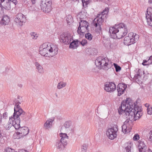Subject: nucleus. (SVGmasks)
Returning a JSON list of instances; mask_svg holds the SVG:
<instances>
[{
  "label": "nucleus",
  "instance_id": "f257e3e1",
  "mask_svg": "<svg viewBox=\"0 0 152 152\" xmlns=\"http://www.w3.org/2000/svg\"><path fill=\"white\" fill-rule=\"evenodd\" d=\"M119 114L124 113L126 118L131 121H136L142 115L141 112L138 110L136 107L135 102L130 98H127L122 102L120 110H118Z\"/></svg>",
  "mask_w": 152,
  "mask_h": 152
},
{
  "label": "nucleus",
  "instance_id": "f03ea898",
  "mask_svg": "<svg viewBox=\"0 0 152 152\" xmlns=\"http://www.w3.org/2000/svg\"><path fill=\"white\" fill-rule=\"evenodd\" d=\"M109 32L113 38L120 39L127 34L128 30L126 26L124 23H121L110 27Z\"/></svg>",
  "mask_w": 152,
  "mask_h": 152
},
{
  "label": "nucleus",
  "instance_id": "7ed1b4c3",
  "mask_svg": "<svg viewBox=\"0 0 152 152\" xmlns=\"http://www.w3.org/2000/svg\"><path fill=\"white\" fill-rule=\"evenodd\" d=\"M108 12V8H105L103 12L98 14L97 18L94 20L93 22L94 25L99 30H101V25L103 22L104 19L107 17Z\"/></svg>",
  "mask_w": 152,
  "mask_h": 152
},
{
  "label": "nucleus",
  "instance_id": "20e7f679",
  "mask_svg": "<svg viewBox=\"0 0 152 152\" xmlns=\"http://www.w3.org/2000/svg\"><path fill=\"white\" fill-rule=\"evenodd\" d=\"M108 59L106 58L100 56L97 58L95 61V64L99 68L107 70L110 66L108 64Z\"/></svg>",
  "mask_w": 152,
  "mask_h": 152
},
{
  "label": "nucleus",
  "instance_id": "39448f33",
  "mask_svg": "<svg viewBox=\"0 0 152 152\" xmlns=\"http://www.w3.org/2000/svg\"><path fill=\"white\" fill-rule=\"evenodd\" d=\"M139 38L138 35L133 32H130L124 38V43L126 45H130L135 43L138 40Z\"/></svg>",
  "mask_w": 152,
  "mask_h": 152
},
{
  "label": "nucleus",
  "instance_id": "423d86ee",
  "mask_svg": "<svg viewBox=\"0 0 152 152\" xmlns=\"http://www.w3.org/2000/svg\"><path fill=\"white\" fill-rule=\"evenodd\" d=\"M51 0H42L40 6L41 9L45 13H48L52 10Z\"/></svg>",
  "mask_w": 152,
  "mask_h": 152
},
{
  "label": "nucleus",
  "instance_id": "0eeeda50",
  "mask_svg": "<svg viewBox=\"0 0 152 152\" xmlns=\"http://www.w3.org/2000/svg\"><path fill=\"white\" fill-rule=\"evenodd\" d=\"M118 130V126L116 125H114L112 128H109L106 132L107 137L110 140L114 139L117 136Z\"/></svg>",
  "mask_w": 152,
  "mask_h": 152
},
{
  "label": "nucleus",
  "instance_id": "6e6552de",
  "mask_svg": "<svg viewBox=\"0 0 152 152\" xmlns=\"http://www.w3.org/2000/svg\"><path fill=\"white\" fill-rule=\"evenodd\" d=\"M88 23L86 20H81L77 29L78 34L82 35L88 30L87 27L89 26Z\"/></svg>",
  "mask_w": 152,
  "mask_h": 152
},
{
  "label": "nucleus",
  "instance_id": "1a4fd4ad",
  "mask_svg": "<svg viewBox=\"0 0 152 152\" xmlns=\"http://www.w3.org/2000/svg\"><path fill=\"white\" fill-rule=\"evenodd\" d=\"M25 113V112L23 111L22 109H14V113L13 116L11 118L15 122H16L18 124H20V120L19 116L22 115H24Z\"/></svg>",
  "mask_w": 152,
  "mask_h": 152
},
{
  "label": "nucleus",
  "instance_id": "9d476101",
  "mask_svg": "<svg viewBox=\"0 0 152 152\" xmlns=\"http://www.w3.org/2000/svg\"><path fill=\"white\" fill-rule=\"evenodd\" d=\"M49 48L48 43H44L39 47V53L44 56L49 57Z\"/></svg>",
  "mask_w": 152,
  "mask_h": 152
},
{
  "label": "nucleus",
  "instance_id": "9b49d317",
  "mask_svg": "<svg viewBox=\"0 0 152 152\" xmlns=\"http://www.w3.org/2000/svg\"><path fill=\"white\" fill-rule=\"evenodd\" d=\"M1 3V5L3 7L7 10H10L11 8L12 4L15 5L17 4L16 0H0Z\"/></svg>",
  "mask_w": 152,
  "mask_h": 152
},
{
  "label": "nucleus",
  "instance_id": "f8f14e48",
  "mask_svg": "<svg viewBox=\"0 0 152 152\" xmlns=\"http://www.w3.org/2000/svg\"><path fill=\"white\" fill-rule=\"evenodd\" d=\"M60 39L65 44H68L72 40V35L69 33H64L60 35Z\"/></svg>",
  "mask_w": 152,
  "mask_h": 152
},
{
  "label": "nucleus",
  "instance_id": "ddd939ff",
  "mask_svg": "<svg viewBox=\"0 0 152 152\" xmlns=\"http://www.w3.org/2000/svg\"><path fill=\"white\" fill-rule=\"evenodd\" d=\"M132 121L128 118L124 122V124L122 126V131L124 134L129 133L132 129V126L130 124Z\"/></svg>",
  "mask_w": 152,
  "mask_h": 152
},
{
  "label": "nucleus",
  "instance_id": "4468645a",
  "mask_svg": "<svg viewBox=\"0 0 152 152\" xmlns=\"http://www.w3.org/2000/svg\"><path fill=\"white\" fill-rule=\"evenodd\" d=\"M5 128L9 130L12 127H14L16 129H18L20 127V124H18L13 119L10 118L7 124H4Z\"/></svg>",
  "mask_w": 152,
  "mask_h": 152
},
{
  "label": "nucleus",
  "instance_id": "2eb2a0df",
  "mask_svg": "<svg viewBox=\"0 0 152 152\" xmlns=\"http://www.w3.org/2000/svg\"><path fill=\"white\" fill-rule=\"evenodd\" d=\"M49 57L53 56L58 53V48L55 45L48 43Z\"/></svg>",
  "mask_w": 152,
  "mask_h": 152
},
{
  "label": "nucleus",
  "instance_id": "dca6fc26",
  "mask_svg": "<svg viewBox=\"0 0 152 152\" xmlns=\"http://www.w3.org/2000/svg\"><path fill=\"white\" fill-rule=\"evenodd\" d=\"M26 21L25 16L21 13H18L15 19V21L18 25L22 26L23 23H25Z\"/></svg>",
  "mask_w": 152,
  "mask_h": 152
},
{
  "label": "nucleus",
  "instance_id": "f3484780",
  "mask_svg": "<svg viewBox=\"0 0 152 152\" xmlns=\"http://www.w3.org/2000/svg\"><path fill=\"white\" fill-rule=\"evenodd\" d=\"M146 18L148 24L152 27V8L148 7L146 14Z\"/></svg>",
  "mask_w": 152,
  "mask_h": 152
},
{
  "label": "nucleus",
  "instance_id": "a211bd4d",
  "mask_svg": "<svg viewBox=\"0 0 152 152\" xmlns=\"http://www.w3.org/2000/svg\"><path fill=\"white\" fill-rule=\"evenodd\" d=\"M71 122L68 121L66 122L64 124V126L61 127V131H64L69 133H72L73 131V130L71 127Z\"/></svg>",
  "mask_w": 152,
  "mask_h": 152
},
{
  "label": "nucleus",
  "instance_id": "6ab92c4d",
  "mask_svg": "<svg viewBox=\"0 0 152 152\" xmlns=\"http://www.w3.org/2000/svg\"><path fill=\"white\" fill-rule=\"evenodd\" d=\"M104 86V90L107 92L113 91L116 88L115 84L113 83H107Z\"/></svg>",
  "mask_w": 152,
  "mask_h": 152
},
{
  "label": "nucleus",
  "instance_id": "aec40b11",
  "mask_svg": "<svg viewBox=\"0 0 152 152\" xmlns=\"http://www.w3.org/2000/svg\"><path fill=\"white\" fill-rule=\"evenodd\" d=\"M126 87V85L124 83H120L118 84L117 87L118 95L120 96L123 94Z\"/></svg>",
  "mask_w": 152,
  "mask_h": 152
},
{
  "label": "nucleus",
  "instance_id": "412c9836",
  "mask_svg": "<svg viewBox=\"0 0 152 152\" xmlns=\"http://www.w3.org/2000/svg\"><path fill=\"white\" fill-rule=\"evenodd\" d=\"M17 134L18 133L20 135L21 137H23L27 135L29 132V130L28 128L26 126H24L22 127L19 128Z\"/></svg>",
  "mask_w": 152,
  "mask_h": 152
},
{
  "label": "nucleus",
  "instance_id": "4be33fe9",
  "mask_svg": "<svg viewBox=\"0 0 152 152\" xmlns=\"http://www.w3.org/2000/svg\"><path fill=\"white\" fill-rule=\"evenodd\" d=\"M138 148L139 152H146L147 147L143 142L139 141L138 145Z\"/></svg>",
  "mask_w": 152,
  "mask_h": 152
},
{
  "label": "nucleus",
  "instance_id": "5701e85b",
  "mask_svg": "<svg viewBox=\"0 0 152 152\" xmlns=\"http://www.w3.org/2000/svg\"><path fill=\"white\" fill-rule=\"evenodd\" d=\"M59 136L61 137L60 141L64 145H67L68 139V136L67 134L65 133H61L59 134Z\"/></svg>",
  "mask_w": 152,
  "mask_h": 152
},
{
  "label": "nucleus",
  "instance_id": "b1692460",
  "mask_svg": "<svg viewBox=\"0 0 152 152\" xmlns=\"http://www.w3.org/2000/svg\"><path fill=\"white\" fill-rule=\"evenodd\" d=\"M66 145H64L63 143V142L60 141L56 143V147L57 149L59 151H61L64 149Z\"/></svg>",
  "mask_w": 152,
  "mask_h": 152
},
{
  "label": "nucleus",
  "instance_id": "393cba45",
  "mask_svg": "<svg viewBox=\"0 0 152 152\" xmlns=\"http://www.w3.org/2000/svg\"><path fill=\"white\" fill-rule=\"evenodd\" d=\"M10 21V19L8 16H4L0 22L1 24L3 25L8 24Z\"/></svg>",
  "mask_w": 152,
  "mask_h": 152
},
{
  "label": "nucleus",
  "instance_id": "a878e982",
  "mask_svg": "<svg viewBox=\"0 0 152 152\" xmlns=\"http://www.w3.org/2000/svg\"><path fill=\"white\" fill-rule=\"evenodd\" d=\"M53 121V120L51 119H49L44 124V127L45 129H47L51 127L52 123Z\"/></svg>",
  "mask_w": 152,
  "mask_h": 152
},
{
  "label": "nucleus",
  "instance_id": "bb28decb",
  "mask_svg": "<svg viewBox=\"0 0 152 152\" xmlns=\"http://www.w3.org/2000/svg\"><path fill=\"white\" fill-rule=\"evenodd\" d=\"M126 152H131V148L132 147L133 144L130 142L126 143L125 145Z\"/></svg>",
  "mask_w": 152,
  "mask_h": 152
},
{
  "label": "nucleus",
  "instance_id": "cd10ccee",
  "mask_svg": "<svg viewBox=\"0 0 152 152\" xmlns=\"http://www.w3.org/2000/svg\"><path fill=\"white\" fill-rule=\"evenodd\" d=\"M35 65L36 67V68L37 69V71L38 72L40 73H43V69L41 65L38 62H36L35 63Z\"/></svg>",
  "mask_w": 152,
  "mask_h": 152
},
{
  "label": "nucleus",
  "instance_id": "c85d7f7f",
  "mask_svg": "<svg viewBox=\"0 0 152 152\" xmlns=\"http://www.w3.org/2000/svg\"><path fill=\"white\" fill-rule=\"evenodd\" d=\"M66 85V82L64 81H61L58 83L57 88L58 89L60 90L65 87Z\"/></svg>",
  "mask_w": 152,
  "mask_h": 152
},
{
  "label": "nucleus",
  "instance_id": "c756f323",
  "mask_svg": "<svg viewBox=\"0 0 152 152\" xmlns=\"http://www.w3.org/2000/svg\"><path fill=\"white\" fill-rule=\"evenodd\" d=\"M66 20L68 24H71L73 22V18L72 15H68L66 17Z\"/></svg>",
  "mask_w": 152,
  "mask_h": 152
},
{
  "label": "nucleus",
  "instance_id": "7c9ffc66",
  "mask_svg": "<svg viewBox=\"0 0 152 152\" xmlns=\"http://www.w3.org/2000/svg\"><path fill=\"white\" fill-rule=\"evenodd\" d=\"M152 63V56H151L148 61H147L146 60H144L143 61V62L142 63V64L144 66H145L148 65L149 64H151Z\"/></svg>",
  "mask_w": 152,
  "mask_h": 152
},
{
  "label": "nucleus",
  "instance_id": "2f4dec72",
  "mask_svg": "<svg viewBox=\"0 0 152 152\" xmlns=\"http://www.w3.org/2000/svg\"><path fill=\"white\" fill-rule=\"evenodd\" d=\"M70 43V45H69V48H70L75 49L77 48V46L78 42V41H77L76 42L75 41H73L72 40Z\"/></svg>",
  "mask_w": 152,
  "mask_h": 152
},
{
  "label": "nucleus",
  "instance_id": "473e14b6",
  "mask_svg": "<svg viewBox=\"0 0 152 152\" xmlns=\"http://www.w3.org/2000/svg\"><path fill=\"white\" fill-rule=\"evenodd\" d=\"M134 79L135 81L138 83H140L142 82L141 76L140 75H138V74H135L134 77Z\"/></svg>",
  "mask_w": 152,
  "mask_h": 152
},
{
  "label": "nucleus",
  "instance_id": "72a5a7b5",
  "mask_svg": "<svg viewBox=\"0 0 152 152\" xmlns=\"http://www.w3.org/2000/svg\"><path fill=\"white\" fill-rule=\"evenodd\" d=\"M78 16L81 19L85 18L86 17V13L81 12L79 14Z\"/></svg>",
  "mask_w": 152,
  "mask_h": 152
},
{
  "label": "nucleus",
  "instance_id": "f704fd0d",
  "mask_svg": "<svg viewBox=\"0 0 152 152\" xmlns=\"http://www.w3.org/2000/svg\"><path fill=\"white\" fill-rule=\"evenodd\" d=\"M88 147V145L86 144H83L81 147V151L82 152H86L87 151Z\"/></svg>",
  "mask_w": 152,
  "mask_h": 152
},
{
  "label": "nucleus",
  "instance_id": "c9c22d12",
  "mask_svg": "<svg viewBox=\"0 0 152 152\" xmlns=\"http://www.w3.org/2000/svg\"><path fill=\"white\" fill-rule=\"evenodd\" d=\"M85 37L89 40H91L92 39L93 36L89 33H88L85 34Z\"/></svg>",
  "mask_w": 152,
  "mask_h": 152
},
{
  "label": "nucleus",
  "instance_id": "e433bc0d",
  "mask_svg": "<svg viewBox=\"0 0 152 152\" xmlns=\"http://www.w3.org/2000/svg\"><path fill=\"white\" fill-rule=\"evenodd\" d=\"M30 35L32 39H35L38 37L37 33L34 32H32L30 33Z\"/></svg>",
  "mask_w": 152,
  "mask_h": 152
},
{
  "label": "nucleus",
  "instance_id": "4c0bfd02",
  "mask_svg": "<svg viewBox=\"0 0 152 152\" xmlns=\"http://www.w3.org/2000/svg\"><path fill=\"white\" fill-rule=\"evenodd\" d=\"M113 65L115 69V70L116 72H119L121 70V68L118 65L115 63H114Z\"/></svg>",
  "mask_w": 152,
  "mask_h": 152
},
{
  "label": "nucleus",
  "instance_id": "58836bf2",
  "mask_svg": "<svg viewBox=\"0 0 152 152\" xmlns=\"http://www.w3.org/2000/svg\"><path fill=\"white\" fill-rule=\"evenodd\" d=\"M148 140L152 142V131H151L148 135Z\"/></svg>",
  "mask_w": 152,
  "mask_h": 152
},
{
  "label": "nucleus",
  "instance_id": "ea45409f",
  "mask_svg": "<svg viewBox=\"0 0 152 152\" xmlns=\"http://www.w3.org/2000/svg\"><path fill=\"white\" fill-rule=\"evenodd\" d=\"M81 1L84 7L87 5L90 2V0H81Z\"/></svg>",
  "mask_w": 152,
  "mask_h": 152
},
{
  "label": "nucleus",
  "instance_id": "a19ab883",
  "mask_svg": "<svg viewBox=\"0 0 152 152\" xmlns=\"http://www.w3.org/2000/svg\"><path fill=\"white\" fill-rule=\"evenodd\" d=\"M104 45L105 47L107 48L109 46L110 42L109 40H105L104 41Z\"/></svg>",
  "mask_w": 152,
  "mask_h": 152
},
{
  "label": "nucleus",
  "instance_id": "79ce46f5",
  "mask_svg": "<svg viewBox=\"0 0 152 152\" xmlns=\"http://www.w3.org/2000/svg\"><path fill=\"white\" fill-rule=\"evenodd\" d=\"M4 152H16L14 149L10 148H7L4 149Z\"/></svg>",
  "mask_w": 152,
  "mask_h": 152
},
{
  "label": "nucleus",
  "instance_id": "37998d69",
  "mask_svg": "<svg viewBox=\"0 0 152 152\" xmlns=\"http://www.w3.org/2000/svg\"><path fill=\"white\" fill-rule=\"evenodd\" d=\"M139 136L138 134H136L133 138V139L134 141H137L139 139Z\"/></svg>",
  "mask_w": 152,
  "mask_h": 152
},
{
  "label": "nucleus",
  "instance_id": "c03bdc74",
  "mask_svg": "<svg viewBox=\"0 0 152 152\" xmlns=\"http://www.w3.org/2000/svg\"><path fill=\"white\" fill-rule=\"evenodd\" d=\"M83 46H84L86 45L87 43V41L86 39H83L80 42Z\"/></svg>",
  "mask_w": 152,
  "mask_h": 152
},
{
  "label": "nucleus",
  "instance_id": "a18cd8bd",
  "mask_svg": "<svg viewBox=\"0 0 152 152\" xmlns=\"http://www.w3.org/2000/svg\"><path fill=\"white\" fill-rule=\"evenodd\" d=\"M116 46V43L115 42H113V43H110L109 47L110 48L113 49L115 48Z\"/></svg>",
  "mask_w": 152,
  "mask_h": 152
},
{
  "label": "nucleus",
  "instance_id": "49530a36",
  "mask_svg": "<svg viewBox=\"0 0 152 152\" xmlns=\"http://www.w3.org/2000/svg\"><path fill=\"white\" fill-rule=\"evenodd\" d=\"M20 103V102H18L17 103H16V104H15V107L14 109L18 110V109H21L20 108V106H19V104Z\"/></svg>",
  "mask_w": 152,
  "mask_h": 152
},
{
  "label": "nucleus",
  "instance_id": "de8ad7c7",
  "mask_svg": "<svg viewBox=\"0 0 152 152\" xmlns=\"http://www.w3.org/2000/svg\"><path fill=\"white\" fill-rule=\"evenodd\" d=\"M147 113L148 114L151 115L152 114V108L151 107L148 108Z\"/></svg>",
  "mask_w": 152,
  "mask_h": 152
},
{
  "label": "nucleus",
  "instance_id": "09e8293b",
  "mask_svg": "<svg viewBox=\"0 0 152 152\" xmlns=\"http://www.w3.org/2000/svg\"><path fill=\"white\" fill-rule=\"evenodd\" d=\"M19 152H28V151L24 149H21L19 150Z\"/></svg>",
  "mask_w": 152,
  "mask_h": 152
},
{
  "label": "nucleus",
  "instance_id": "8fccbe9b",
  "mask_svg": "<svg viewBox=\"0 0 152 152\" xmlns=\"http://www.w3.org/2000/svg\"><path fill=\"white\" fill-rule=\"evenodd\" d=\"M140 71H141L140 69H139L138 70V71L137 72V74H138V75H140Z\"/></svg>",
  "mask_w": 152,
  "mask_h": 152
},
{
  "label": "nucleus",
  "instance_id": "3c124183",
  "mask_svg": "<svg viewBox=\"0 0 152 152\" xmlns=\"http://www.w3.org/2000/svg\"><path fill=\"white\" fill-rule=\"evenodd\" d=\"M2 116L1 114L0 113V124L1 123V122Z\"/></svg>",
  "mask_w": 152,
  "mask_h": 152
},
{
  "label": "nucleus",
  "instance_id": "603ef678",
  "mask_svg": "<svg viewBox=\"0 0 152 152\" xmlns=\"http://www.w3.org/2000/svg\"><path fill=\"white\" fill-rule=\"evenodd\" d=\"M14 101L15 103V104H16V103H17L18 102H20L19 101H18L17 99H15Z\"/></svg>",
  "mask_w": 152,
  "mask_h": 152
},
{
  "label": "nucleus",
  "instance_id": "864d4df0",
  "mask_svg": "<svg viewBox=\"0 0 152 152\" xmlns=\"http://www.w3.org/2000/svg\"><path fill=\"white\" fill-rule=\"evenodd\" d=\"M145 106L146 107H148H148L149 106V105L148 104H145Z\"/></svg>",
  "mask_w": 152,
  "mask_h": 152
},
{
  "label": "nucleus",
  "instance_id": "5fc2aeb1",
  "mask_svg": "<svg viewBox=\"0 0 152 152\" xmlns=\"http://www.w3.org/2000/svg\"><path fill=\"white\" fill-rule=\"evenodd\" d=\"M31 0L33 4H34L35 3V1L36 0Z\"/></svg>",
  "mask_w": 152,
  "mask_h": 152
},
{
  "label": "nucleus",
  "instance_id": "6e6d98bb",
  "mask_svg": "<svg viewBox=\"0 0 152 152\" xmlns=\"http://www.w3.org/2000/svg\"><path fill=\"white\" fill-rule=\"evenodd\" d=\"M31 0L33 4H34L35 3V1L36 0Z\"/></svg>",
  "mask_w": 152,
  "mask_h": 152
},
{
  "label": "nucleus",
  "instance_id": "4d7b16f0",
  "mask_svg": "<svg viewBox=\"0 0 152 152\" xmlns=\"http://www.w3.org/2000/svg\"><path fill=\"white\" fill-rule=\"evenodd\" d=\"M18 86L19 87H20V88L22 87V84H18Z\"/></svg>",
  "mask_w": 152,
  "mask_h": 152
},
{
  "label": "nucleus",
  "instance_id": "13d9d810",
  "mask_svg": "<svg viewBox=\"0 0 152 152\" xmlns=\"http://www.w3.org/2000/svg\"><path fill=\"white\" fill-rule=\"evenodd\" d=\"M148 3H152V0H148Z\"/></svg>",
  "mask_w": 152,
  "mask_h": 152
},
{
  "label": "nucleus",
  "instance_id": "bf43d9fd",
  "mask_svg": "<svg viewBox=\"0 0 152 152\" xmlns=\"http://www.w3.org/2000/svg\"><path fill=\"white\" fill-rule=\"evenodd\" d=\"M55 95L56 96V97H58V94L56 93L55 94Z\"/></svg>",
  "mask_w": 152,
  "mask_h": 152
},
{
  "label": "nucleus",
  "instance_id": "052dcab7",
  "mask_svg": "<svg viewBox=\"0 0 152 152\" xmlns=\"http://www.w3.org/2000/svg\"><path fill=\"white\" fill-rule=\"evenodd\" d=\"M7 115V114H6V113H4L3 114V116H4L5 115Z\"/></svg>",
  "mask_w": 152,
  "mask_h": 152
},
{
  "label": "nucleus",
  "instance_id": "680f3d73",
  "mask_svg": "<svg viewBox=\"0 0 152 152\" xmlns=\"http://www.w3.org/2000/svg\"><path fill=\"white\" fill-rule=\"evenodd\" d=\"M1 130H0V137H1Z\"/></svg>",
  "mask_w": 152,
  "mask_h": 152
}]
</instances>
